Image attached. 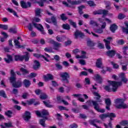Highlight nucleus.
<instances>
[{"mask_svg":"<svg viewBox=\"0 0 128 128\" xmlns=\"http://www.w3.org/2000/svg\"><path fill=\"white\" fill-rule=\"evenodd\" d=\"M48 44H53L54 46V50H58V48L62 46V44L52 39L48 38Z\"/></svg>","mask_w":128,"mask_h":128,"instance_id":"obj_7","label":"nucleus"},{"mask_svg":"<svg viewBox=\"0 0 128 128\" xmlns=\"http://www.w3.org/2000/svg\"><path fill=\"white\" fill-rule=\"evenodd\" d=\"M39 124L44 128H48V126L46 124V119H40Z\"/></svg>","mask_w":128,"mask_h":128,"instance_id":"obj_29","label":"nucleus"},{"mask_svg":"<svg viewBox=\"0 0 128 128\" xmlns=\"http://www.w3.org/2000/svg\"><path fill=\"white\" fill-rule=\"evenodd\" d=\"M120 126H128V120H122L120 122Z\"/></svg>","mask_w":128,"mask_h":128,"instance_id":"obj_37","label":"nucleus"},{"mask_svg":"<svg viewBox=\"0 0 128 128\" xmlns=\"http://www.w3.org/2000/svg\"><path fill=\"white\" fill-rule=\"evenodd\" d=\"M22 40V37L20 36H18L17 38V40H14V43L15 44V46L16 48H26V44H24V45H20V42L18 40Z\"/></svg>","mask_w":128,"mask_h":128,"instance_id":"obj_10","label":"nucleus"},{"mask_svg":"<svg viewBox=\"0 0 128 128\" xmlns=\"http://www.w3.org/2000/svg\"><path fill=\"white\" fill-rule=\"evenodd\" d=\"M124 102H126L125 99L117 98L114 100V102L116 104L114 105V106L118 108V110H126L128 108V104H125Z\"/></svg>","mask_w":128,"mask_h":128,"instance_id":"obj_3","label":"nucleus"},{"mask_svg":"<svg viewBox=\"0 0 128 128\" xmlns=\"http://www.w3.org/2000/svg\"><path fill=\"white\" fill-rule=\"evenodd\" d=\"M78 128V124H75V123L71 124L70 126V128Z\"/></svg>","mask_w":128,"mask_h":128,"instance_id":"obj_64","label":"nucleus"},{"mask_svg":"<svg viewBox=\"0 0 128 128\" xmlns=\"http://www.w3.org/2000/svg\"><path fill=\"white\" fill-rule=\"evenodd\" d=\"M84 8H86V6L84 5H81L80 6L78 7V11L79 14L80 16H82L84 14V12L82 11V10Z\"/></svg>","mask_w":128,"mask_h":128,"instance_id":"obj_30","label":"nucleus"},{"mask_svg":"<svg viewBox=\"0 0 128 128\" xmlns=\"http://www.w3.org/2000/svg\"><path fill=\"white\" fill-rule=\"evenodd\" d=\"M74 38H76V40H78V36L81 38H84V34L76 30L74 33Z\"/></svg>","mask_w":128,"mask_h":128,"instance_id":"obj_12","label":"nucleus"},{"mask_svg":"<svg viewBox=\"0 0 128 128\" xmlns=\"http://www.w3.org/2000/svg\"><path fill=\"white\" fill-rule=\"evenodd\" d=\"M4 126H5L4 128H12V124L11 122H4Z\"/></svg>","mask_w":128,"mask_h":128,"instance_id":"obj_47","label":"nucleus"},{"mask_svg":"<svg viewBox=\"0 0 128 128\" xmlns=\"http://www.w3.org/2000/svg\"><path fill=\"white\" fill-rule=\"evenodd\" d=\"M126 14H122V13H120L118 14V20H124V18H126Z\"/></svg>","mask_w":128,"mask_h":128,"instance_id":"obj_40","label":"nucleus"},{"mask_svg":"<svg viewBox=\"0 0 128 128\" xmlns=\"http://www.w3.org/2000/svg\"><path fill=\"white\" fill-rule=\"evenodd\" d=\"M0 28H2V30H6L8 28V26L6 24H0Z\"/></svg>","mask_w":128,"mask_h":128,"instance_id":"obj_44","label":"nucleus"},{"mask_svg":"<svg viewBox=\"0 0 128 128\" xmlns=\"http://www.w3.org/2000/svg\"><path fill=\"white\" fill-rule=\"evenodd\" d=\"M6 10H8V12H10V14H13L14 16H16V18H18V14H16V11L14 10L8 8L6 9Z\"/></svg>","mask_w":128,"mask_h":128,"instance_id":"obj_32","label":"nucleus"},{"mask_svg":"<svg viewBox=\"0 0 128 128\" xmlns=\"http://www.w3.org/2000/svg\"><path fill=\"white\" fill-rule=\"evenodd\" d=\"M60 78H62V82H65V84H70V80L68 78H70V76L68 72H64L60 74Z\"/></svg>","mask_w":128,"mask_h":128,"instance_id":"obj_8","label":"nucleus"},{"mask_svg":"<svg viewBox=\"0 0 128 128\" xmlns=\"http://www.w3.org/2000/svg\"><path fill=\"white\" fill-rule=\"evenodd\" d=\"M99 118H100V120H104V118H108V114H102L100 115Z\"/></svg>","mask_w":128,"mask_h":128,"instance_id":"obj_46","label":"nucleus"},{"mask_svg":"<svg viewBox=\"0 0 128 128\" xmlns=\"http://www.w3.org/2000/svg\"><path fill=\"white\" fill-rule=\"evenodd\" d=\"M116 51L112 50H109L106 52V56H108L109 58H112L116 56Z\"/></svg>","mask_w":128,"mask_h":128,"instance_id":"obj_16","label":"nucleus"},{"mask_svg":"<svg viewBox=\"0 0 128 128\" xmlns=\"http://www.w3.org/2000/svg\"><path fill=\"white\" fill-rule=\"evenodd\" d=\"M87 4L90 7L96 6V3H94V0H88L87 2Z\"/></svg>","mask_w":128,"mask_h":128,"instance_id":"obj_39","label":"nucleus"},{"mask_svg":"<svg viewBox=\"0 0 128 128\" xmlns=\"http://www.w3.org/2000/svg\"><path fill=\"white\" fill-rule=\"evenodd\" d=\"M4 114L6 116H8V118H10L12 116V111L10 110H8L4 112Z\"/></svg>","mask_w":128,"mask_h":128,"instance_id":"obj_31","label":"nucleus"},{"mask_svg":"<svg viewBox=\"0 0 128 128\" xmlns=\"http://www.w3.org/2000/svg\"><path fill=\"white\" fill-rule=\"evenodd\" d=\"M96 66L98 68H102L103 70L104 68V65L102 64V58H98L96 60Z\"/></svg>","mask_w":128,"mask_h":128,"instance_id":"obj_13","label":"nucleus"},{"mask_svg":"<svg viewBox=\"0 0 128 128\" xmlns=\"http://www.w3.org/2000/svg\"><path fill=\"white\" fill-rule=\"evenodd\" d=\"M20 72H22V74L23 76L28 74L29 73L28 70H26L24 68H20Z\"/></svg>","mask_w":128,"mask_h":128,"instance_id":"obj_33","label":"nucleus"},{"mask_svg":"<svg viewBox=\"0 0 128 128\" xmlns=\"http://www.w3.org/2000/svg\"><path fill=\"white\" fill-rule=\"evenodd\" d=\"M0 96L4 98H8V96L6 94V92L4 90H0Z\"/></svg>","mask_w":128,"mask_h":128,"instance_id":"obj_35","label":"nucleus"},{"mask_svg":"<svg viewBox=\"0 0 128 128\" xmlns=\"http://www.w3.org/2000/svg\"><path fill=\"white\" fill-rule=\"evenodd\" d=\"M108 82L112 88H111L110 86H104V90L108 92H118V86H122V82H121L108 80Z\"/></svg>","mask_w":128,"mask_h":128,"instance_id":"obj_2","label":"nucleus"},{"mask_svg":"<svg viewBox=\"0 0 128 128\" xmlns=\"http://www.w3.org/2000/svg\"><path fill=\"white\" fill-rule=\"evenodd\" d=\"M62 28L64 30H70V26L68 24H63Z\"/></svg>","mask_w":128,"mask_h":128,"instance_id":"obj_43","label":"nucleus"},{"mask_svg":"<svg viewBox=\"0 0 128 128\" xmlns=\"http://www.w3.org/2000/svg\"><path fill=\"white\" fill-rule=\"evenodd\" d=\"M35 114L38 116H40V118H44V116H42V112H40V111L37 110L35 112Z\"/></svg>","mask_w":128,"mask_h":128,"instance_id":"obj_60","label":"nucleus"},{"mask_svg":"<svg viewBox=\"0 0 128 128\" xmlns=\"http://www.w3.org/2000/svg\"><path fill=\"white\" fill-rule=\"evenodd\" d=\"M36 100L34 98H32L30 100L27 101L28 104V106H32L34 102Z\"/></svg>","mask_w":128,"mask_h":128,"instance_id":"obj_57","label":"nucleus"},{"mask_svg":"<svg viewBox=\"0 0 128 128\" xmlns=\"http://www.w3.org/2000/svg\"><path fill=\"white\" fill-rule=\"evenodd\" d=\"M88 122H89L90 126H95V128H102V127H100L98 125H96V122H97L98 124H100V120L98 119L90 120H88Z\"/></svg>","mask_w":128,"mask_h":128,"instance_id":"obj_11","label":"nucleus"},{"mask_svg":"<svg viewBox=\"0 0 128 128\" xmlns=\"http://www.w3.org/2000/svg\"><path fill=\"white\" fill-rule=\"evenodd\" d=\"M10 74L11 76L10 77L9 80H10V82L12 84V86L13 88H22V79H20L16 80V72L14 71V70H11Z\"/></svg>","mask_w":128,"mask_h":128,"instance_id":"obj_1","label":"nucleus"},{"mask_svg":"<svg viewBox=\"0 0 128 128\" xmlns=\"http://www.w3.org/2000/svg\"><path fill=\"white\" fill-rule=\"evenodd\" d=\"M111 64H112L114 68H115L116 70H118V68H120V66H118V64L114 63V62H112Z\"/></svg>","mask_w":128,"mask_h":128,"instance_id":"obj_56","label":"nucleus"},{"mask_svg":"<svg viewBox=\"0 0 128 128\" xmlns=\"http://www.w3.org/2000/svg\"><path fill=\"white\" fill-rule=\"evenodd\" d=\"M90 24H91V26H98V22L94 20H91L90 21Z\"/></svg>","mask_w":128,"mask_h":128,"instance_id":"obj_48","label":"nucleus"},{"mask_svg":"<svg viewBox=\"0 0 128 128\" xmlns=\"http://www.w3.org/2000/svg\"><path fill=\"white\" fill-rule=\"evenodd\" d=\"M8 32L10 34H16V28H10Z\"/></svg>","mask_w":128,"mask_h":128,"instance_id":"obj_58","label":"nucleus"},{"mask_svg":"<svg viewBox=\"0 0 128 128\" xmlns=\"http://www.w3.org/2000/svg\"><path fill=\"white\" fill-rule=\"evenodd\" d=\"M102 96H99L96 97V100H92L91 102L92 104L94 110L98 112H101V114H104L106 110L104 108H100V104L98 103L102 102V100L101 99Z\"/></svg>","mask_w":128,"mask_h":128,"instance_id":"obj_4","label":"nucleus"},{"mask_svg":"<svg viewBox=\"0 0 128 128\" xmlns=\"http://www.w3.org/2000/svg\"><path fill=\"white\" fill-rule=\"evenodd\" d=\"M43 104H44L46 106V108H54V105L50 104L46 101H43Z\"/></svg>","mask_w":128,"mask_h":128,"instance_id":"obj_42","label":"nucleus"},{"mask_svg":"<svg viewBox=\"0 0 128 128\" xmlns=\"http://www.w3.org/2000/svg\"><path fill=\"white\" fill-rule=\"evenodd\" d=\"M20 6L22 8H32V3L30 2H28L27 3L24 1L22 0L20 2Z\"/></svg>","mask_w":128,"mask_h":128,"instance_id":"obj_14","label":"nucleus"},{"mask_svg":"<svg viewBox=\"0 0 128 128\" xmlns=\"http://www.w3.org/2000/svg\"><path fill=\"white\" fill-rule=\"evenodd\" d=\"M118 26L116 24H112L110 26V30L112 34L116 33V30H118Z\"/></svg>","mask_w":128,"mask_h":128,"instance_id":"obj_22","label":"nucleus"},{"mask_svg":"<svg viewBox=\"0 0 128 128\" xmlns=\"http://www.w3.org/2000/svg\"><path fill=\"white\" fill-rule=\"evenodd\" d=\"M38 74L34 72H31L30 74V78H36Z\"/></svg>","mask_w":128,"mask_h":128,"instance_id":"obj_54","label":"nucleus"},{"mask_svg":"<svg viewBox=\"0 0 128 128\" xmlns=\"http://www.w3.org/2000/svg\"><path fill=\"white\" fill-rule=\"evenodd\" d=\"M104 126H105L106 128H114L112 127V123L111 120H109V122L108 124H106V123H104Z\"/></svg>","mask_w":128,"mask_h":128,"instance_id":"obj_38","label":"nucleus"},{"mask_svg":"<svg viewBox=\"0 0 128 128\" xmlns=\"http://www.w3.org/2000/svg\"><path fill=\"white\" fill-rule=\"evenodd\" d=\"M42 116H50V112H48V110H43L42 111Z\"/></svg>","mask_w":128,"mask_h":128,"instance_id":"obj_45","label":"nucleus"},{"mask_svg":"<svg viewBox=\"0 0 128 128\" xmlns=\"http://www.w3.org/2000/svg\"><path fill=\"white\" fill-rule=\"evenodd\" d=\"M33 56H35V58H44V60H46V62H50V60H48V58H46V56L44 55H42L41 54L34 53L33 54Z\"/></svg>","mask_w":128,"mask_h":128,"instance_id":"obj_21","label":"nucleus"},{"mask_svg":"<svg viewBox=\"0 0 128 128\" xmlns=\"http://www.w3.org/2000/svg\"><path fill=\"white\" fill-rule=\"evenodd\" d=\"M120 78H121V80L124 84L128 82V79L126 78V74L124 72L120 74Z\"/></svg>","mask_w":128,"mask_h":128,"instance_id":"obj_24","label":"nucleus"},{"mask_svg":"<svg viewBox=\"0 0 128 128\" xmlns=\"http://www.w3.org/2000/svg\"><path fill=\"white\" fill-rule=\"evenodd\" d=\"M7 58H4V60L6 64H10V62H14L12 56L11 55L7 54Z\"/></svg>","mask_w":128,"mask_h":128,"instance_id":"obj_26","label":"nucleus"},{"mask_svg":"<svg viewBox=\"0 0 128 128\" xmlns=\"http://www.w3.org/2000/svg\"><path fill=\"white\" fill-rule=\"evenodd\" d=\"M34 64L32 66V68L34 70H38L40 68V62L38 60H34Z\"/></svg>","mask_w":128,"mask_h":128,"instance_id":"obj_15","label":"nucleus"},{"mask_svg":"<svg viewBox=\"0 0 128 128\" xmlns=\"http://www.w3.org/2000/svg\"><path fill=\"white\" fill-rule=\"evenodd\" d=\"M95 80L100 84H102V82H104V78L102 76L100 75V74H96L94 76Z\"/></svg>","mask_w":128,"mask_h":128,"instance_id":"obj_17","label":"nucleus"},{"mask_svg":"<svg viewBox=\"0 0 128 128\" xmlns=\"http://www.w3.org/2000/svg\"><path fill=\"white\" fill-rule=\"evenodd\" d=\"M40 100H46L48 98V95L44 93L40 95Z\"/></svg>","mask_w":128,"mask_h":128,"instance_id":"obj_49","label":"nucleus"},{"mask_svg":"<svg viewBox=\"0 0 128 128\" xmlns=\"http://www.w3.org/2000/svg\"><path fill=\"white\" fill-rule=\"evenodd\" d=\"M108 118H116V114L114 112L111 113H108Z\"/></svg>","mask_w":128,"mask_h":128,"instance_id":"obj_51","label":"nucleus"},{"mask_svg":"<svg viewBox=\"0 0 128 128\" xmlns=\"http://www.w3.org/2000/svg\"><path fill=\"white\" fill-rule=\"evenodd\" d=\"M94 30L95 32H96V34H102V32H104V29L102 28L95 29Z\"/></svg>","mask_w":128,"mask_h":128,"instance_id":"obj_50","label":"nucleus"},{"mask_svg":"<svg viewBox=\"0 0 128 128\" xmlns=\"http://www.w3.org/2000/svg\"><path fill=\"white\" fill-rule=\"evenodd\" d=\"M50 20H52L54 26H58V21L56 20V17L54 16H51Z\"/></svg>","mask_w":128,"mask_h":128,"instance_id":"obj_34","label":"nucleus"},{"mask_svg":"<svg viewBox=\"0 0 128 128\" xmlns=\"http://www.w3.org/2000/svg\"><path fill=\"white\" fill-rule=\"evenodd\" d=\"M42 12H43L42 10H41L40 8H37L35 10L36 16H38L39 18H41L42 15H40V14H42Z\"/></svg>","mask_w":128,"mask_h":128,"instance_id":"obj_28","label":"nucleus"},{"mask_svg":"<svg viewBox=\"0 0 128 128\" xmlns=\"http://www.w3.org/2000/svg\"><path fill=\"white\" fill-rule=\"evenodd\" d=\"M122 30L124 34H128V28L125 27L122 28Z\"/></svg>","mask_w":128,"mask_h":128,"instance_id":"obj_63","label":"nucleus"},{"mask_svg":"<svg viewBox=\"0 0 128 128\" xmlns=\"http://www.w3.org/2000/svg\"><path fill=\"white\" fill-rule=\"evenodd\" d=\"M22 118L25 122H30V120L32 118V114L29 111L26 110L22 115Z\"/></svg>","mask_w":128,"mask_h":128,"instance_id":"obj_9","label":"nucleus"},{"mask_svg":"<svg viewBox=\"0 0 128 128\" xmlns=\"http://www.w3.org/2000/svg\"><path fill=\"white\" fill-rule=\"evenodd\" d=\"M22 82L24 88H28L32 86V82L30 80L24 79Z\"/></svg>","mask_w":128,"mask_h":128,"instance_id":"obj_19","label":"nucleus"},{"mask_svg":"<svg viewBox=\"0 0 128 128\" xmlns=\"http://www.w3.org/2000/svg\"><path fill=\"white\" fill-rule=\"evenodd\" d=\"M70 24H71V26H72L73 28H76V22H74L72 20H70Z\"/></svg>","mask_w":128,"mask_h":128,"instance_id":"obj_59","label":"nucleus"},{"mask_svg":"<svg viewBox=\"0 0 128 128\" xmlns=\"http://www.w3.org/2000/svg\"><path fill=\"white\" fill-rule=\"evenodd\" d=\"M116 42L118 44H120V46H122V44H124V40L122 39L118 40Z\"/></svg>","mask_w":128,"mask_h":128,"instance_id":"obj_52","label":"nucleus"},{"mask_svg":"<svg viewBox=\"0 0 128 128\" xmlns=\"http://www.w3.org/2000/svg\"><path fill=\"white\" fill-rule=\"evenodd\" d=\"M32 24L38 30H40V32L42 34H46V32H44V26L42 24H37L34 23V22H32V23H29L28 26V30L30 32H32Z\"/></svg>","mask_w":128,"mask_h":128,"instance_id":"obj_6","label":"nucleus"},{"mask_svg":"<svg viewBox=\"0 0 128 128\" xmlns=\"http://www.w3.org/2000/svg\"><path fill=\"white\" fill-rule=\"evenodd\" d=\"M34 92L36 96H40V94H42V90L40 89H36L34 90Z\"/></svg>","mask_w":128,"mask_h":128,"instance_id":"obj_62","label":"nucleus"},{"mask_svg":"<svg viewBox=\"0 0 128 128\" xmlns=\"http://www.w3.org/2000/svg\"><path fill=\"white\" fill-rule=\"evenodd\" d=\"M87 46L90 48H94V46H96V43L90 40H89L87 41Z\"/></svg>","mask_w":128,"mask_h":128,"instance_id":"obj_36","label":"nucleus"},{"mask_svg":"<svg viewBox=\"0 0 128 128\" xmlns=\"http://www.w3.org/2000/svg\"><path fill=\"white\" fill-rule=\"evenodd\" d=\"M60 17L62 20H63L64 22H66V20H68V16H66V14L64 13L60 15Z\"/></svg>","mask_w":128,"mask_h":128,"instance_id":"obj_41","label":"nucleus"},{"mask_svg":"<svg viewBox=\"0 0 128 128\" xmlns=\"http://www.w3.org/2000/svg\"><path fill=\"white\" fill-rule=\"evenodd\" d=\"M88 75V72H84V71H82V72H80V76H86Z\"/></svg>","mask_w":128,"mask_h":128,"instance_id":"obj_61","label":"nucleus"},{"mask_svg":"<svg viewBox=\"0 0 128 128\" xmlns=\"http://www.w3.org/2000/svg\"><path fill=\"white\" fill-rule=\"evenodd\" d=\"M24 54L22 56L14 55V58L15 62H24V60L25 62H28L30 60V55L28 52H24Z\"/></svg>","mask_w":128,"mask_h":128,"instance_id":"obj_5","label":"nucleus"},{"mask_svg":"<svg viewBox=\"0 0 128 128\" xmlns=\"http://www.w3.org/2000/svg\"><path fill=\"white\" fill-rule=\"evenodd\" d=\"M98 12V14H103V16H107L108 14V11L106 10H97Z\"/></svg>","mask_w":128,"mask_h":128,"instance_id":"obj_25","label":"nucleus"},{"mask_svg":"<svg viewBox=\"0 0 128 128\" xmlns=\"http://www.w3.org/2000/svg\"><path fill=\"white\" fill-rule=\"evenodd\" d=\"M54 60H56V62H60V57L58 55H54Z\"/></svg>","mask_w":128,"mask_h":128,"instance_id":"obj_53","label":"nucleus"},{"mask_svg":"<svg viewBox=\"0 0 128 128\" xmlns=\"http://www.w3.org/2000/svg\"><path fill=\"white\" fill-rule=\"evenodd\" d=\"M81 54L82 55L81 56L80 55H77L76 56V58H86V52L85 51L82 50L81 51Z\"/></svg>","mask_w":128,"mask_h":128,"instance_id":"obj_27","label":"nucleus"},{"mask_svg":"<svg viewBox=\"0 0 128 128\" xmlns=\"http://www.w3.org/2000/svg\"><path fill=\"white\" fill-rule=\"evenodd\" d=\"M44 78L45 82H48V80H54V76L50 74H48L44 76Z\"/></svg>","mask_w":128,"mask_h":128,"instance_id":"obj_20","label":"nucleus"},{"mask_svg":"<svg viewBox=\"0 0 128 128\" xmlns=\"http://www.w3.org/2000/svg\"><path fill=\"white\" fill-rule=\"evenodd\" d=\"M67 2L68 4H72L73 6H76L78 4H82L81 0L72 1V0H67Z\"/></svg>","mask_w":128,"mask_h":128,"instance_id":"obj_23","label":"nucleus"},{"mask_svg":"<svg viewBox=\"0 0 128 128\" xmlns=\"http://www.w3.org/2000/svg\"><path fill=\"white\" fill-rule=\"evenodd\" d=\"M56 40L59 42H64V38L62 37H60V36H56Z\"/></svg>","mask_w":128,"mask_h":128,"instance_id":"obj_55","label":"nucleus"},{"mask_svg":"<svg viewBox=\"0 0 128 128\" xmlns=\"http://www.w3.org/2000/svg\"><path fill=\"white\" fill-rule=\"evenodd\" d=\"M105 104H106V110H110V106H112V101L110 100V98H107L105 99Z\"/></svg>","mask_w":128,"mask_h":128,"instance_id":"obj_18","label":"nucleus"}]
</instances>
